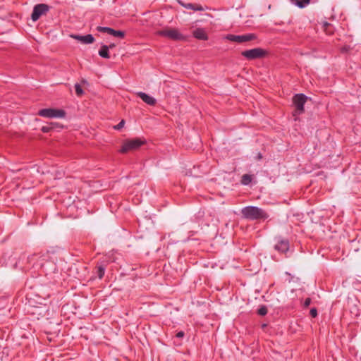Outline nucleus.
<instances>
[{"label":"nucleus","mask_w":361,"mask_h":361,"mask_svg":"<svg viewBox=\"0 0 361 361\" xmlns=\"http://www.w3.org/2000/svg\"><path fill=\"white\" fill-rule=\"evenodd\" d=\"M124 124H125V121L124 120H121L116 126H115L114 128V129L116 130H121V128H123V127L124 126Z\"/></svg>","instance_id":"23"},{"label":"nucleus","mask_w":361,"mask_h":361,"mask_svg":"<svg viewBox=\"0 0 361 361\" xmlns=\"http://www.w3.org/2000/svg\"><path fill=\"white\" fill-rule=\"evenodd\" d=\"M181 5L188 9H192L193 11H204L203 7L201 5L199 4H181Z\"/></svg>","instance_id":"12"},{"label":"nucleus","mask_w":361,"mask_h":361,"mask_svg":"<svg viewBox=\"0 0 361 361\" xmlns=\"http://www.w3.org/2000/svg\"><path fill=\"white\" fill-rule=\"evenodd\" d=\"M97 30L99 32H106L109 35H111L112 31H113V29L111 28V27H101V26H98L97 27Z\"/></svg>","instance_id":"19"},{"label":"nucleus","mask_w":361,"mask_h":361,"mask_svg":"<svg viewBox=\"0 0 361 361\" xmlns=\"http://www.w3.org/2000/svg\"><path fill=\"white\" fill-rule=\"evenodd\" d=\"M71 37L80 41L83 44H90V34L84 36L71 35Z\"/></svg>","instance_id":"13"},{"label":"nucleus","mask_w":361,"mask_h":361,"mask_svg":"<svg viewBox=\"0 0 361 361\" xmlns=\"http://www.w3.org/2000/svg\"><path fill=\"white\" fill-rule=\"evenodd\" d=\"M82 83L88 85L87 82L85 80H82Z\"/></svg>","instance_id":"29"},{"label":"nucleus","mask_w":361,"mask_h":361,"mask_svg":"<svg viewBox=\"0 0 361 361\" xmlns=\"http://www.w3.org/2000/svg\"><path fill=\"white\" fill-rule=\"evenodd\" d=\"M276 244L274 245V249L281 253H286L290 247V243L288 239H286L281 236L275 237Z\"/></svg>","instance_id":"9"},{"label":"nucleus","mask_w":361,"mask_h":361,"mask_svg":"<svg viewBox=\"0 0 361 361\" xmlns=\"http://www.w3.org/2000/svg\"><path fill=\"white\" fill-rule=\"evenodd\" d=\"M137 95L145 102L148 105H150V106H154L157 103V100L149 96V94L145 93V92H138L137 93Z\"/></svg>","instance_id":"10"},{"label":"nucleus","mask_w":361,"mask_h":361,"mask_svg":"<svg viewBox=\"0 0 361 361\" xmlns=\"http://www.w3.org/2000/svg\"><path fill=\"white\" fill-rule=\"evenodd\" d=\"M225 39H226L231 42H237L239 44H242L245 42H249V41L255 39L256 35L255 34H252V33L243 35H235L228 34L225 36Z\"/></svg>","instance_id":"7"},{"label":"nucleus","mask_w":361,"mask_h":361,"mask_svg":"<svg viewBox=\"0 0 361 361\" xmlns=\"http://www.w3.org/2000/svg\"><path fill=\"white\" fill-rule=\"evenodd\" d=\"M307 100V97L302 93L296 94L293 96V102L298 114L304 112V106Z\"/></svg>","instance_id":"6"},{"label":"nucleus","mask_w":361,"mask_h":361,"mask_svg":"<svg viewBox=\"0 0 361 361\" xmlns=\"http://www.w3.org/2000/svg\"><path fill=\"white\" fill-rule=\"evenodd\" d=\"M311 304V299L310 298H307L305 300L303 306L304 307H307Z\"/></svg>","instance_id":"25"},{"label":"nucleus","mask_w":361,"mask_h":361,"mask_svg":"<svg viewBox=\"0 0 361 361\" xmlns=\"http://www.w3.org/2000/svg\"><path fill=\"white\" fill-rule=\"evenodd\" d=\"M299 8H305L310 3V0H291Z\"/></svg>","instance_id":"15"},{"label":"nucleus","mask_w":361,"mask_h":361,"mask_svg":"<svg viewBox=\"0 0 361 361\" xmlns=\"http://www.w3.org/2000/svg\"><path fill=\"white\" fill-rule=\"evenodd\" d=\"M252 178L251 175L244 174L241 178V183L244 185H247L252 182Z\"/></svg>","instance_id":"17"},{"label":"nucleus","mask_w":361,"mask_h":361,"mask_svg":"<svg viewBox=\"0 0 361 361\" xmlns=\"http://www.w3.org/2000/svg\"><path fill=\"white\" fill-rule=\"evenodd\" d=\"M111 35H113L116 37L123 38L125 36V32L121 30H115L113 29V31L111 34Z\"/></svg>","instance_id":"20"},{"label":"nucleus","mask_w":361,"mask_h":361,"mask_svg":"<svg viewBox=\"0 0 361 361\" xmlns=\"http://www.w3.org/2000/svg\"><path fill=\"white\" fill-rule=\"evenodd\" d=\"M257 313L261 316H264L267 314V308L265 306H262L258 309Z\"/></svg>","instance_id":"22"},{"label":"nucleus","mask_w":361,"mask_h":361,"mask_svg":"<svg viewBox=\"0 0 361 361\" xmlns=\"http://www.w3.org/2000/svg\"><path fill=\"white\" fill-rule=\"evenodd\" d=\"M262 158V155L261 154V153H259V154H257V159H259H259H261Z\"/></svg>","instance_id":"28"},{"label":"nucleus","mask_w":361,"mask_h":361,"mask_svg":"<svg viewBox=\"0 0 361 361\" xmlns=\"http://www.w3.org/2000/svg\"><path fill=\"white\" fill-rule=\"evenodd\" d=\"M243 218L250 221L265 220L269 217L267 212L255 206H247L241 209Z\"/></svg>","instance_id":"1"},{"label":"nucleus","mask_w":361,"mask_h":361,"mask_svg":"<svg viewBox=\"0 0 361 361\" xmlns=\"http://www.w3.org/2000/svg\"><path fill=\"white\" fill-rule=\"evenodd\" d=\"M38 115L45 118H63L66 112L62 109H42L39 111Z\"/></svg>","instance_id":"4"},{"label":"nucleus","mask_w":361,"mask_h":361,"mask_svg":"<svg viewBox=\"0 0 361 361\" xmlns=\"http://www.w3.org/2000/svg\"><path fill=\"white\" fill-rule=\"evenodd\" d=\"M108 47H109V49H110V48H113V47H115V45H114V44H110V45H109V46H108Z\"/></svg>","instance_id":"30"},{"label":"nucleus","mask_w":361,"mask_h":361,"mask_svg":"<svg viewBox=\"0 0 361 361\" xmlns=\"http://www.w3.org/2000/svg\"><path fill=\"white\" fill-rule=\"evenodd\" d=\"M157 35L168 37L173 40H183L184 36L176 29H164L157 31Z\"/></svg>","instance_id":"5"},{"label":"nucleus","mask_w":361,"mask_h":361,"mask_svg":"<svg viewBox=\"0 0 361 361\" xmlns=\"http://www.w3.org/2000/svg\"><path fill=\"white\" fill-rule=\"evenodd\" d=\"M49 10V6L45 4H39L34 6L31 15V19L37 21L42 16L46 14Z\"/></svg>","instance_id":"8"},{"label":"nucleus","mask_w":361,"mask_h":361,"mask_svg":"<svg viewBox=\"0 0 361 361\" xmlns=\"http://www.w3.org/2000/svg\"><path fill=\"white\" fill-rule=\"evenodd\" d=\"M330 26H331L330 23H327V22H324V28H325L326 30L329 27H330Z\"/></svg>","instance_id":"27"},{"label":"nucleus","mask_w":361,"mask_h":361,"mask_svg":"<svg viewBox=\"0 0 361 361\" xmlns=\"http://www.w3.org/2000/svg\"><path fill=\"white\" fill-rule=\"evenodd\" d=\"M310 314L312 317L315 318L317 316V310L316 308H312L310 310Z\"/></svg>","instance_id":"24"},{"label":"nucleus","mask_w":361,"mask_h":361,"mask_svg":"<svg viewBox=\"0 0 361 361\" xmlns=\"http://www.w3.org/2000/svg\"><path fill=\"white\" fill-rule=\"evenodd\" d=\"M96 273L99 279H102L105 273V266L103 264H99L96 267Z\"/></svg>","instance_id":"16"},{"label":"nucleus","mask_w":361,"mask_h":361,"mask_svg":"<svg viewBox=\"0 0 361 361\" xmlns=\"http://www.w3.org/2000/svg\"><path fill=\"white\" fill-rule=\"evenodd\" d=\"M145 142V140L141 137L126 140L119 151L121 153L125 154L129 151L137 149L143 145Z\"/></svg>","instance_id":"2"},{"label":"nucleus","mask_w":361,"mask_h":361,"mask_svg":"<svg viewBox=\"0 0 361 361\" xmlns=\"http://www.w3.org/2000/svg\"><path fill=\"white\" fill-rule=\"evenodd\" d=\"M184 336V332L183 331H179L176 334V337L178 338H182Z\"/></svg>","instance_id":"26"},{"label":"nucleus","mask_w":361,"mask_h":361,"mask_svg":"<svg viewBox=\"0 0 361 361\" xmlns=\"http://www.w3.org/2000/svg\"><path fill=\"white\" fill-rule=\"evenodd\" d=\"M56 127H58V123H51L50 124H49L47 126H43L41 130L43 133H49Z\"/></svg>","instance_id":"18"},{"label":"nucleus","mask_w":361,"mask_h":361,"mask_svg":"<svg viewBox=\"0 0 361 361\" xmlns=\"http://www.w3.org/2000/svg\"><path fill=\"white\" fill-rule=\"evenodd\" d=\"M109 47L106 45H102L99 51V55L104 59H109Z\"/></svg>","instance_id":"14"},{"label":"nucleus","mask_w":361,"mask_h":361,"mask_svg":"<svg viewBox=\"0 0 361 361\" xmlns=\"http://www.w3.org/2000/svg\"><path fill=\"white\" fill-rule=\"evenodd\" d=\"M241 55L248 60H255L262 59L267 55L266 50L257 47L252 49L245 50L241 52Z\"/></svg>","instance_id":"3"},{"label":"nucleus","mask_w":361,"mask_h":361,"mask_svg":"<svg viewBox=\"0 0 361 361\" xmlns=\"http://www.w3.org/2000/svg\"><path fill=\"white\" fill-rule=\"evenodd\" d=\"M94 41V38L92 36V43H93Z\"/></svg>","instance_id":"31"},{"label":"nucleus","mask_w":361,"mask_h":361,"mask_svg":"<svg viewBox=\"0 0 361 361\" xmlns=\"http://www.w3.org/2000/svg\"><path fill=\"white\" fill-rule=\"evenodd\" d=\"M75 90L77 96L80 97L83 94V90L80 84H75Z\"/></svg>","instance_id":"21"},{"label":"nucleus","mask_w":361,"mask_h":361,"mask_svg":"<svg viewBox=\"0 0 361 361\" xmlns=\"http://www.w3.org/2000/svg\"><path fill=\"white\" fill-rule=\"evenodd\" d=\"M192 35L194 37H195L197 39L207 40L208 39L207 34L206 33L203 28L195 29L193 31Z\"/></svg>","instance_id":"11"}]
</instances>
